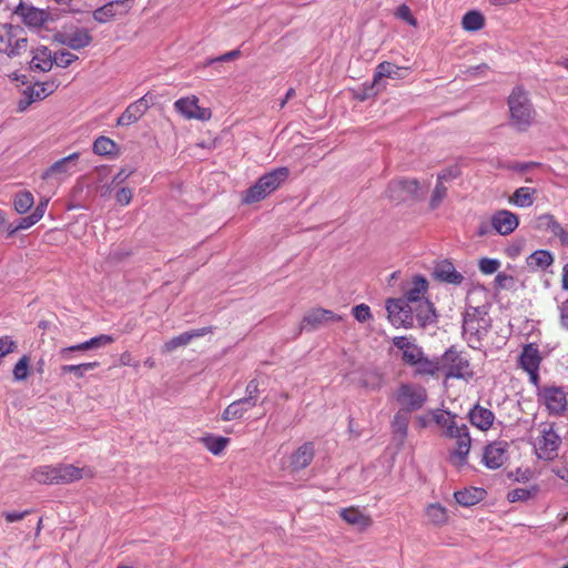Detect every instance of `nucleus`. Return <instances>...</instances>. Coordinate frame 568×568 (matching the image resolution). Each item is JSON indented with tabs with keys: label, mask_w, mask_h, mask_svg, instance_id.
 <instances>
[{
	"label": "nucleus",
	"mask_w": 568,
	"mask_h": 568,
	"mask_svg": "<svg viewBox=\"0 0 568 568\" xmlns=\"http://www.w3.org/2000/svg\"><path fill=\"white\" fill-rule=\"evenodd\" d=\"M510 124L517 131H526L534 121L535 110L521 87L514 88L508 98Z\"/></svg>",
	"instance_id": "f257e3e1"
},
{
	"label": "nucleus",
	"mask_w": 568,
	"mask_h": 568,
	"mask_svg": "<svg viewBox=\"0 0 568 568\" xmlns=\"http://www.w3.org/2000/svg\"><path fill=\"white\" fill-rule=\"evenodd\" d=\"M288 175L290 170L285 166L277 168L262 175L254 185L245 191L242 199L243 203L251 204L264 200L276 191Z\"/></svg>",
	"instance_id": "f03ea898"
},
{
	"label": "nucleus",
	"mask_w": 568,
	"mask_h": 568,
	"mask_svg": "<svg viewBox=\"0 0 568 568\" xmlns=\"http://www.w3.org/2000/svg\"><path fill=\"white\" fill-rule=\"evenodd\" d=\"M490 320L483 307L469 306L464 313L463 335L470 347H476L488 333Z\"/></svg>",
	"instance_id": "7ed1b4c3"
},
{
	"label": "nucleus",
	"mask_w": 568,
	"mask_h": 568,
	"mask_svg": "<svg viewBox=\"0 0 568 568\" xmlns=\"http://www.w3.org/2000/svg\"><path fill=\"white\" fill-rule=\"evenodd\" d=\"M439 372L444 373L446 379L469 381L474 377L468 357L455 346H450L439 356Z\"/></svg>",
	"instance_id": "20e7f679"
},
{
	"label": "nucleus",
	"mask_w": 568,
	"mask_h": 568,
	"mask_svg": "<svg viewBox=\"0 0 568 568\" xmlns=\"http://www.w3.org/2000/svg\"><path fill=\"white\" fill-rule=\"evenodd\" d=\"M395 399L403 410L413 413L424 407L427 400V390L424 386L414 383H402L396 393Z\"/></svg>",
	"instance_id": "39448f33"
},
{
	"label": "nucleus",
	"mask_w": 568,
	"mask_h": 568,
	"mask_svg": "<svg viewBox=\"0 0 568 568\" xmlns=\"http://www.w3.org/2000/svg\"><path fill=\"white\" fill-rule=\"evenodd\" d=\"M538 400L545 405L549 415L560 416L567 409L566 393L559 386L546 385L537 390Z\"/></svg>",
	"instance_id": "423d86ee"
},
{
	"label": "nucleus",
	"mask_w": 568,
	"mask_h": 568,
	"mask_svg": "<svg viewBox=\"0 0 568 568\" xmlns=\"http://www.w3.org/2000/svg\"><path fill=\"white\" fill-rule=\"evenodd\" d=\"M420 185L416 179H398L389 182L385 196L395 203L419 197Z\"/></svg>",
	"instance_id": "0eeeda50"
},
{
	"label": "nucleus",
	"mask_w": 568,
	"mask_h": 568,
	"mask_svg": "<svg viewBox=\"0 0 568 568\" xmlns=\"http://www.w3.org/2000/svg\"><path fill=\"white\" fill-rule=\"evenodd\" d=\"M560 444L561 439L552 429V426L546 425L541 428L540 435L536 438L534 447L539 459L552 460L558 456Z\"/></svg>",
	"instance_id": "6e6552de"
},
{
	"label": "nucleus",
	"mask_w": 568,
	"mask_h": 568,
	"mask_svg": "<svg viewBox=\"0 0 568 568\" xmlns=\"http://www.w3.org/2000/svg\"><path fill=\"white\" fill-rule=\"evenodd\" d=\"M58 89L55 80L45 82H37L33 85L27 87L18 100L17 109L19 112H24L32 103L41 101L52 94Z\"/></svg>",
	"instance_id": "1a4fd4ad"
},
{
	"label": "nucleus",
	"mask_w": 568,
	"mask_h": 568,
	"mask_svg": "<svg viewBox=\"0 0 568 568\" xmlns=\"http://www.w3.org/2000/svg\"><path fill=\"white\" fill-rule=\"evenodd\" d=\"M388 320L393 325L405 328L414 326L413 305L403 298H389L386 302Z\"/></svg>",
	"instance_id": "9d476101"
},
{
	"label": "nucleus",
	"mask_w": 568,
	"mask_h": 568,
	"mask_svg": "<svg viewBox=\"0 0 568 568\" xmlns=\"http://www.w3.org/2000/svg\"><path fill=\"white\" fill-rule=\"evenodd\" d=\"M448 437L455 438L457 445L456 449L450 453L449 460L458 467L466 465L471 445L468 427L463 424L457 428V432H453Z\"/></svg>",
	"instance_id": "9b49d317"
},
{
	"label": "nucleus",
	"mask_w": 568,
	"mask_h": 568,
	"mask_svg": "<svg viewBox=\"0 0 568 568\" xmlns=\"http://www.w3.org/2000/svg\"><path fill=\"white\" fill-rule=\"evenodd\" d=\"M534 230L550 233L560 241V244L568 247V231L556 220L552 214L545 213L537 216L532 222Z\"/></svg>",
	"instance_id": "f8f14e48"
},
{
	"label": "nucleus",
	"mask_w": 568,
	"mask_h": 568,
	"mask_svg": "<svg viewBox=\"0 0 568 568\" xmlns=\"http://www.w3.org/2000/svg\"><path fill=\"white\" fill-rule=\"evenodd\" d=\"M134 0H114L105 3L104 6L95 9L93 11V18L99 23H105L112 20L116 16L126 14L132 6Z\"/></svg>",
	"instance_id": "ddd939ff"
},
{
	"label": "nucleus",
	"mask_w": 568,
	"mask_h": 568,
	"mask_svg": "<svg viewBox=\"0 0 568 568\" xmlns=\"http://www.w3.org/2000/svg\"><path fill=\"white\" fill-rule=\"evenodd\" d=\"M152 98L144 94L139 100L129 104L124 112L118 118L116 124L120 126H129L139 121L150 108Z\"/></svg>",
	"instance_id": "4468645a"
},
{
	"label": "nucleus",
	"mask_w": 568,
	"mask_h": 568,
	"mask_svg": "<svg viewBox=\"0 0 568 568\" xmlns=\"http://www.w3.org/2000/svg\"><path fill=\"white\" fill-rule=\"evenodd\" d=\"M115 338L112 335L101 334L94 336L85 342L60 349L59 355L62 359L69 361L72 358L71 354L74 352H85L90 349H98L112 344Z\"/></svg>",
	"instance_id": "2eb2a0df"
},
{
	"label": "nucleus",
	"mask_w": 568,
	"mask_h": 568,
	"mask_svg": "<svg viewBox=\"0 0 568 568\" xmlns=\"http://www.w3.org/2000/svg\"><path fill=\"white\" fill-rule=\"evenodd\" d=\"M53 40L62 45H67L72 50H80L88 47L92 42V36L89 30L78 28L72 32H58L53 36Z\"/></svg>",
	"instance_id": "dca6fc26"
},
{
	"label": "nucleus",
	"mask_w": 568,
	"mask_h": 568,
	"mask_svg": "<svg viewBox=\"0 0 568 568\" xmlns=\"http://www.w3.org/2000/svg\"><path fill=\"white\" fill-rule=\"evenodd\" d=\"M342 316L329 310L314 308L307 312L301 323V329L314 331L329 322L341 321Z\"/></svg>",
	"instance_id": "f3484780"
},
{
	"label": "nucleus",
	"mask_w": 568,
	"mask_h": 568,
	"mask_svg": "<svg viewBox=\"0 0 568 568\" xmlns=\"http://www.w3.org/2000/svg\"><path fill=\"white\" fill-rule=\"evenodd\" d=\"M407 71V68L398 67L392 62L384 61L381 62L374 73V81L373 84L365 89V92L362 97V99L369 98L374 94H376V91H374V85L378 83V81L383 78H390V79H402L405 75V72Z\"/></svg>",
	"instance_id": "a211bd4d"
},
{
	"label": "nucleus",
	"mask_w": 568,
	"mask_h": 568,
	"mask_svg": "<svg viewBox=\"0 0 568 568\" xmlns=\"http://www.w3.org/2000/svg\"><path fill=\"white\" fill-rule=\"evenodd\" d=\"M508 443L504 440L494 442L486 446L483 462L487 468L497 469L507 460Z\"/></svg>",
	"instance_id": "6ab92c4d"
},
{
	"label": "nucleus",
	"mask_w": 568,
	"mask_h": 568,
	"mask_svg": "<svg viewBox=\"0 0 568 568\" xmlns=\"http://www.w3.org/2000/svg\"><path fill=\"white\" fill-rule=\"evenodd\" d=\"M195 95L181 98L174 103L175 110L186 119L207 120L211 116L209 109L200 108Z\"/></svg>",
	"instance_id": "aec40b11"
},
{
	"label": "nucleus",
	"mask_w": 568,
	"mask_h": 568,
	"mask_svg": "<svg viewBox=\"0 0 568 568\" xmlns=\"http://www.w3.org/2000/svg\"><path fill=\"white\" fill-rule=\"evenodd\" d=\"M518 224V216L507 210H499L491 216V227L500 235H509Z\"/></svg>",
	"instance_id": "412c9836"
},
{
	"label": "nucleus",
	"mask_w": 568,
	"mask_h": 568,
	"mask_svg": "<svg viewBox=\"0 0 568 568\" xmlns=\"http://www.w3.org/2000/svg\"><path fill=\"white\" fill-rule=\"evenodd\" d=\"M55 485L70 484L80 480L87 475H91V470L79 468L71 464H59L54 466Z\"/></svg>",
	"instance_id": "4be33fe9"
},
{
	"label": "nucleus",
	"mask_w": 568,
	"mask_h": 568,
	"mask_svg": "<svg viewBox=\"0 0 568 568\" xmlns=\"http://www.w3.org/2000/svg\"><path fill=\"white\" fill-rule=\"evenodd\" d=\"M427 288V280L422 275H415L413 276L412 281L404 287V300L407 303L415 305L425 300L424 294L426 293Z\"/></svg>",
	"instance_id": "5701e85b"
},
{
	"label": "nucleus",
	"mask_w": 568,
	"mask_h": 568,
	"mask_svg": "<svg viewBox=\"0 0 568 568\" xmlns=\"http://www.w3.org/2000/svg\"><path fill=\"white\" fill-rule=\"evenodd\" d=\"M16 14L21 17L23 23L31 28H40L48 20V12L34 7L19 4L16 9Z\"/></svg>",
	"instance_id": "b1692460"
},
{
	"label": "nucleus",
	"mask_w": 568,
	"mask_h": 568,
	"mask_svg": "<svg viewBox=\"0 0 568 568\" xmlns=\"http://www.w3.org/2000/svg\"><path fill=\"white\" fill-rule=\"evenodd\" d=\"M30 70L48 72L54 64V55L48 47L40 45L31 50Z\"/></svg>",
	"instance_id": "393cba45"
},
{
	"label": "nucleus",
	"mask_w": 568,
	"mask_h": 568,
	"mask_svg": "<svg viewBox=\"0 0 568 568\" xmlns=\"http://www.w3.org/2000/svg\"><path fill=\"white\" fill-rule=\"evenodd\" d=\"M79 155L80 154L78 152H74L63 159L58 160L42 173V179L48 180L52 176L71 174L74 171L73 168L77 164Z\"/></svg>",
	"instance_id": "a878e982"
},
{
	"label": "nucleus",
	"mask_w": 568,
	"mask_h": 568,
	"mask_svg": "<svg viewBox=\"0 0 568 568\" xmlns=\"http://www.w3.org/2000/svg\"><path fill=\"white\" fill-rule=\"evenodd\" d=\"M433 275L436 280L453 285H460L464 281V275L457 272L453 263L449 261H442L437 263Z\"/></svg>",
	"instance_id": "bb28decb"
},
{
	"label": "nucleus",
	"mask_w": 568,
	"mask_h": 568,
	"mask_svg": "<svg viewBox=\"0 0 568 568\" xmlns=\"http://www.w3.org/2000/svg\"><path fill=\"white\" fill-rule=\"evenodd\" d=\"M213 332V327L212 326H206V327H202V328H199V329H193V331H190V332H184L178 336H174L173 338H171L170 341H168L164 346H163V351L164 352H173L175 351L178 347H181V346H186L193 338H196V337H202L209 333H212Z\"/></svg>",
	"instance_id": "cd10ccee"
},
{
	"label": "nucleus",
	"mask_w": 568,
	"mask_h": 568,
	"mask_svg": "<svg viewBox=\"0 0 568 568\" xmlns=\"http://www.w3.org/2000/svg\"><path fill=\"white\" fill-rule=\"evenodd\" d=\"M414 320L416 318L420 327L434 324L437 320L434 304L427 298L413 305Z\"/></svg>",
	"instance_id": "c85d7f7f"
},
{
	"label": "nucleus",
	"mask_w": 568,
	"mask_h": 568,
	"mask_svg": "<svg viewBox=\"0 0 568 568\" xmlns=\"http://www.w3.org/2000/svg\"><path fill=\"white\" fill-rule=\"evenodd\" d=\"M468 417L471 425L481 430L489 429L495 420L494 413L490 409L481 407L478 404L475 405L473 409L469 410Z\"/></svg>",
	"instance_id": "c756f323"
},
{
	"label": "nucleus",
	"mask_w": 568,
	"mask_h": 568,
	"mask_svg": "<svg viewBox=\"0 0 568 568\" xmlns=\"http://www.w3.org/2000/svg\"><path fill=\"white\" fill-rule=\"evenodd\" d=\"M314 458V446L312 443H304L291 456V466L294 470L306 468Z\"/></svg>",
	"instance_id": "7c9ffc66"
},
{
	"label": "nucleus",
	"mask_w": 568,
	"mask_h": 568,
	"mask_svg": "<svg viewBox=\"0 0 568 568\" xmlns=\"http://www.w3.org/2000/svg\"><path fill=\"white\" fill-rule=\"evenodd\" d=\"M250 399L251 398H240L231 403L224 409L222 419L229 422L244 417V415L255 406L254 402H251Z\"/></svg>",
	"instance_id": "2f4dec72"
},
{
	"label": "nucleus",
	"mask_w": 568,
	"mask_h": 568,
	"mask_svg": "<svg viewBox=\"0 0 568 568\" xmlns=\"http://www.w3.org/2000/svg\"><path fill=\"white\" fill-rule=\"evenodd\" d=\"M540 363L541 356L538 346L535 344L525 345L519 356L520 367L524 371L539 368Z\"/></svg>",
	"instance_id": "473e14b6"
},
{
	"label": "nucleus",
	"mask_w": 568,
	"mask_h": 568,
	"mask_svg": "<svg viewBox=\"0 0 568 568\" xmlns=\"http://www.w3.org/2000/svg\"><path fill=\"white\" fill-rule=\"evenodd\" d=\"M339 516L347 524L355 526L359 530H364L372 525V519L355 507L343 508L339 511Z\"/></svg>",
	"instance_id": "72a5a7b5"
},
{
	"label": "nucleus",
	"mask_w": 568,
	"mask_h": 568,
	"mask_svg": "<svg viewBox=\"0 0 568 568\" xmlns=\"http://www.w3.org/2000/svg\"><path fill=\"white\" fill-rule=\"evenodd\" d=\"M486 491L483 488L469 487L454 494L455 500L463 507H470L485 498Z\"/></svg>",
	"instance_id": "f704fd0d"
},
{
	"label": "nucleus",
	"mask_w": 568,
	"mask_h": 568,
	"mask_svg": "<svg viewBox=\"0 0 568 568\" xmlns=\"http://www.w3.org/2000/svg\"><path fill=\"white\" fill-rule=\"evenodd\" d=\"M413 366L415 376H436L439 373V357L428 358L424 354Z\"/></svg>",
	"instance_id": "c9c22d12"
},
{
	"label": "nucleus",
	"mask_w": 568,
	"mask_h": 568,
	"mask_svg": "<svg viewBox=\"0 0 568 568\" xmlns=\"http://www.w3.org/2000/svg\"><path fill=\"white\" fill-rule=\"evenodd\" d=\"M409 420V412L398 409V412L394 415L392 428L393 433L399 437L400 443H403L407 437Z\"/></svg>",
	"instance_id": "e433bc0d"
},
{
	"label": "nucleus",
	"mask_w": 568,
	"mask_h": 568,
	"mask_svg": "<svg viewBox=\"0 0 568 568\" xmlns=\"http://www.w3.org/2000/svg\"><path fill=\"white\" fill-rule=\"evenodd\" d=\"M554 263V256L549 251L537 250L527 257V264L534 270H546Z\"/></svg>",
	"instance_id": "4c0bfd02"
},
{
	"label": "nucleus",
	"mask_w": 568,
	"mask_h": 568,
	"mask_svg": "<svg viewBox=\"0 0 568 568\" xmlns=\"http://www.w3.org/2000/svg\"><path fill=\"white\" fill-rule=\"evenodd\" d=\"M433 419L437 425L446 428V436L452 435L453 432H457V428L459 427L455 420V415H452L449 412L446 410H434Z\"/></svg>",
	"instance_id": "58836bf2"
},
{
	"label": "nucleus",
	"mask_w": 568,
	"mask_h": 568,
	"mask_svg": "<svg viewBox=\"0 0 568 568\" xmlns=\"http://www.w3.org/2000/svg\"><path fill=\"white\" fill-rule=\"evenodd\" d=\"M28 50V39L17 38L12 41V36L8 39V44L4 49L0 48V52L6 53L9 58H14L23 54Z\"/></svg>",
	"instance_id": "ea45409f"
},
{
	"label": "nucleus",
	"mask_w": 568,
	"mask_h": 568,
	"mask_svg": "<svg viewBox=\"0 0 568 568\" xmlns=\"http://www.w3.org/2000/svg\"><path fill=\"white\" fill-rule=\"evenodd\" d=\"M54 466H39L32 470L31 477L39 484L55 485Z\"/></svg>",
	"instance_id": "a19ab883"
},
{
	"label": "nucleus",
	"mask_w": 568,
	"mask_h": 568,
	"mask_svg": "<svg viewBox=\"0 0 568 568\" xmlns=\"http://www.w3.org/2000/svg\"><path fill=\"white\" fill-rule=\"evenodd\" d=\"M359 384L367 389L377 390L383 386L384 378L377 371L368 369L363 373Z\"/></svg>",
	"instance_id": "79ce46f5"
},
{
	"label": "nucleus",
	"mask_w": 568,
	"mask_h": 568,
	"mask_svg": "<svg viewBox=\"0 0 568 568\" xmlns=\"http://www.w3.org/2000/svg\"><path fill=\"white\" fill-rule=\"evenodd\" d=\"M535 192L530 187L521 186L514 192L511 202L519 207H529L534 204Z\"/></svg>",
	"instance_id": "37998d69"
},
{
	"label": "nucleus",
	"mask_w": 568,
	"mask_h": 568,
	"mask_svg": "<svg viewBox=\"0 0 568 568\" xmlns=\"http://www.w3.org/2000/svg\"><path fill=\"white\" fill-rule=\"evenodd\" d=\"M426 516L432 524L437 526L444 525L448 520L447 509L440 504H430L426 508Z\"/></svg>",
	"instance_id": "c03bdc74"
},
{
	"label": "nucleus",
	"mask_w": 568,
	"mask_h": 568,
	"mask_svg": "<svg viewBox=\"0 0 568 568\" xmlns=\"http://www.w3.org/2000/svg\"><path fill=\"white\" fill-rule=\"evenodd\" d=\"M485 24L484 16L478 11H468L462 20V26L467 31H478Z\"/></svg>",
	"instance_id": "a18cd8bd"
},
{
	"label": "nucleus",
	"mask_w": 568,
	"mask_h": 568,
	"mask_svg": "<svg viewBox=\"0 0 568 568\" xmlns=\"http://www.w3.org/2000/svg\"><path fill=\"white\" fill-rule=\"evenodd\" d=\"M34 204V199L31 192L21 191L16 194L13 199V207L17 213L24 214L27 213Z\"/></svg>",
	"instance_id": "49530a36"
},
{
	"label": "nucleus",
	"mask_w": 568,
	"mask_h": 568,
	"mask_svg": "<svg viewBox=\"0 0 568 568\" xmlns=\"http://www.w3.org/2000/svg\"><path fill=\"white\" fill-rule=\"evenodd\" d=\"M93 152L98 155H112L116 153V143L106 136H99L93 142Z\"/></svg>",
	"instance_id": "de8ad7c7"
},
{
	"label": "nucleus",
	"mask_w": 568,
	"mask_h": 568,
	"mask_svg": "<svg viewBox=\"0 0 568 568\" xmlns=\"http://www.w3.org/2000/svg\"><path fill=\"white\" fill-rule=\"evenodd\" d=\"M229 438L226 437H216V436H205L202 438L204 446L210 450L213 455L221 454L229 443Z\"/></svg>",
	"instance_id": "09e8293b"
},
{
	"label": "nucleus",
	"mask_w": 568,
	"mask_h": 568,
	"mask_svg": "<svg viewBox=\"0 0 568 568\" xmlns=\"http://www.w3.org/2000/svg\"><path fill=\"white\" fill-rule=\"evenodd\" d=\"M99 366L98 362L82 363L78 365H62L61 373L62 374H74L78 378H82L87 372L92 371Z\"/></svg>",
	"instance_id": "8fccbe9b"
},
{
	"label": "nucleus",
	"mask_w": 568,
	"mask_h": 568,
	"mask_svg": "<svg viewBox=\"0 0 568 568\" xmlns=\"http://www.w3.org/2000/svg\"><path fill=\"white\" fill-rule=\"evenodd\" d=\"M537 491L538 488L536 486H532L531 488H516L508 493L507 499L510 503L526 501L534 497Z\"/></svg>",
	"instance_id": "3c124183"
},
{
	"label": "nucleus",
	"mask_w": 568,
	"mask_h": 568,
	"mask_svg": "<svg viewBox=\"0 0 568 568\" xmlns=\"http://www.w3.org/2000/svg\"><path fill=\"white\" fill-rule=\"evenodd\" d=\"M29 364L30 357L28 355H23L13 367V379L16 382L26 381L29 376Z\"/></svg>",
	"instance_id": "603ef678"
},
{
	"label": "nucleus",
	"mask_w": 568,
	"mask_h": 568,
	"mask_svg": "<svg viewBox=\"0 0 568 568\" xmlns=\"http://www.w3.org/2000/svg\"><path fill=\"white\" fill-rule=\"evenodd\" d=\"M423 355L422 347L412 344L407 349H404L402 358L405 364L413 366Z\"/></svg>",
	"instance_id": "864d4df0"
},
{
	"label": "nucleus",
	"mask_w": 568,
	"mask_h": 568,
	"mask_svg": "<svg viewBox=\"0 0 568 568\" xmlns=\"http://www.w3.org/2000/svg\"><path fill=\"white\" fill-rule=\"evenodd\" d=\"M446 195H447V187L444 185V183L437 181L436 186L433 191L430 201H429L430 207L433 210L437 209L440 205V203L443 202V200L446 197Z\"/></svg>",
	"instance_id": "5fc2aeb1"
},
{
	"label": "nucleus",
	"mask_w": 568,
	"mask_h": 568,
	"mask_svg": "<svg viewBox=\"0 0 568 568\" xmlns=\"http://www.w3.org/2000/svg\"><path fill=\"white\" fill-rule=\"evenodd\" d=\"M78 57L67 50H60L54 53V63L60 68H68Z\"/></svg>",
	"instance_id": "6e6d98bb"
},
{
	"label": "nucleus",
	"mask_w": 568,
	"mask_h": 568,
	"mask_svg": "<svg viewBox=\"0 0 568 568\" xmlns=\"http://www.w3.org/2000/svg\"><path fill=\"white\" fill-rule=\"evenodd\" d=\"M37 222H39V220L34 217L32 213L29 216L20 217L14 226L12 224L10 225V234L27 230L34 225Z\"/></svg>",
	"instance_id": "4d7b16f0"
},
{
	"label": "nucleus",
	"mask_w": 568,
	"mask_h": 568,
	"mask_svg": "<svg viewBox=\"0 0 568 568\" xmlns=\"http://www.w3.org/2000/svg\"><path fill=\"white\" fill-rule=\"evenodd\" d=\"M500 267V262L496 258L484 257L479 261V270L484 274H493Z\"/></svg>",
	"instance_id": "13d9d810"
},
{
	"label": "nucleus",
	"mask_w": 568,
	"mask_h": 568,
	"mask_svg": "<svg viewBox=\"0 0 568 568\" xmlns=\"http://www.w3.org/2000/svg\"><path fill=\"white\" fill-rule=\"evenodd\" d=\"M460 173V169L457 165L449 166L437 174V181L442 183L449 182L457 179Z\"/></svg>",
	"instance_id": "bf43d9fd"
},
{
	"label": "nucleus",
	"mask_w": 568,
	"mask_h": 568,
	"mask_svg": "<svg viewBox=\"0 0 568 568\" xmlns=\"http://www.w3.org/2000/svg\"><path fill=\"white\" fill-rule=\"evenodd\" d=\"M353 316L361 323L367 322L372 317L371 308L366 304H358L352 310Z\"/></svg>",
	"instance_id": "052dcab7"
},
{
	"label": "nucleus",
	"mask_w": 568,
	"mask_h": 568,
	"mask_svg": "<svg viewBox=\"0 0 568 568\" xmlns=\"http://www.w3.org/2000/svg\"><path fill=\"white\" fill-rule=\"evenodd\" d=\"M17 349V343L10 336L0 337V359Z\"/></svg>",
	"instance_id": "680f3d73"
},
{
	"label": "nucleus",
	"mask_w": 568,
	"mask_h": 568,
	"mask_svg": "<svg viewBox=\"0 0 568 568\" xmlns=\"http://www.w3.org/2000/svg\"><path fill=\"white\" fill-rule=\"evenodd\" d=\"M514 277L505 273H498L495 277V286L498 290L509 288L514 284Z\"/></svg>",
	"instance_id": "e2e57ef3"
},
{
	"label": "nucleus",
	"mask_w": 568,
	"mask_h": 568,
	"mask_svg": "<svg viewBox=\"0 0 568 568\" xmlns=\"http://www.w3.org/2000/svg\"><path fill=\"white\" fill-rule=\"evenodd\" d=\"M132 195H133V193L130 187H121L115 193V200L120 205L124 206V205L130 204V202L132 200Z\"/></svg>",
	"instance_id": "0e129e2a"
},
{
	"label": "nucleus",
	"mask_w": 568,
	"mask_h": 568,
	"mask_svg": "<svg viewBox=\"0 0 568 568\" xmlns=\"http://www.w3.org/2000/svg\"><path fill=\"white\" fill-rule=\"evenodd\" d=\"M396 16L399 19L408 22L410 26L415 27L417 24V20L413 17L410 9L406 4H402L398 7Z\"/></svg>",
	"instance_id": "69168bd1"
},
{
	"label": "nucleus",
	"mask_w": 568,
	"mask_h": 568,
	"mask_svg": "<svg viewBox=\"0 0 568 568\" xmlns=\"http://www.w3.org/2000/svg\"><path fill=\"white\" fill-rule=\"evenodd\" d=\"M258 383L256 379H252L247 383L245 388V396L243 398H251V402H254V405H256L257 402V394H258Z\"/></svg>",
	"instance_id": "338daca9"
},
{
	"label": "nucleus",
	"mask_w": 568,
	"mask_h": 568,
	"mask_svg": "<svg viewBox=\"0 0 568 568\" xmlns=\"http://www.w3.org/2000/svg\"><path fill=\"white\" fill-rule=\"evenodd\" d=\"M559 318L562 328L568 331V300L562 302L559 306Z\"/></svg>",
	"instance_id": "774afa93"
}]
</instances>
